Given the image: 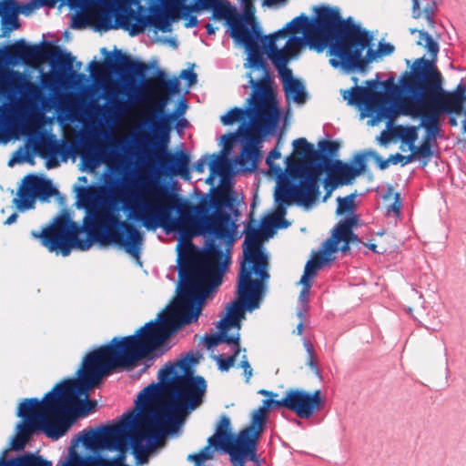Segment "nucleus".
Wrapping results in <instances>:
<instances>
[{
	"label": "nucleus",
	"instance_id": "53",
	"mask_svg": "<svg viewBox=\"0 0 466 466\" xmlns=\"http://www.w3.org/2000/svg\"><path fill=\"white\" fill-rule=\"evenodd\" d=\"M220 330H221V333H220L221 342H226L229 345H234L236 354H239V352H240L239 335L238 334L237 336H228L227 334L228 329H224V330L220 329Z\"/></svg>",
	"mask_w": 466,
	"mask_h": 466
},
{
	"label": "nucleus",
	"instance_id": "15",
	"mask_svg": "<svg viewBox=\"0 0 466 466\" xmlns=\"http://www.w3.org/2000/svg\"><path fill=\"white\" fill-rule=\"evenodd\" d=\"M358 219L354 216L346 218L339 222L332 230L331 236L321 245V248L309 260L305 266L304 273L314 277L318 269L334 259L332 254L339 250L348 252L350 243L359 242V238L353 233V228Z\"/></svg>",
	"mask_w": 466,
	"mask_h": 466
},
{
	"label": "nucleus",
	"instance_id": "29",
	"mask_svg": "<svg viewBox=\"0 0 466 466\" xmlns=\"http://www.w3.org/2000/svg\"><path fill=\"white\" fill-rule=\"evenodd\" d=\"M116 424L100 426L96 429H86L80 434V441L87 448H106L110 439L116 436Z\"/></svg>",
	"mask_w": 466,
	"mask_h": 466
},
{
	"label": "nucleus",
	"instance_id": "4",
	"mask_svg": "<svg viewBox=\"0 0 466 466\" xmlns=\"http://www.w3.org/2000/svg\"><path fill=\"white\" fill-rule=\"evenodd\" d=\"M311 20L305 14L293 18L278 31L263 35L257 24L255 52L248 58H296L309 47L321 53L329 46V35L323 30H312Z\"/></svg>",
	"mask_w": 466,
	"mask_h": 466
},
{
	"label": "nucleus",
	"instance_id": "20",
	"mask_svg": "<svg viewBox=\"0 0 466 466\" xmlns=\"http://www.w3.org/2000/svg\"><path fill=\"white\" fill-rule=\"evenodd\" d=\"M230 419L222 415L217 424L216 432L208 439L215 451H221L229 454L233 466H246L249 461V454L245 442H240L239 432L235 435L231 432Z\"/></svg>",
	"mask_w": 466,
	"mask_h": 466
},
{
	"label": "nucleus",
	"instance_id": "13",
	"mask_svg": "<svg viewBox=\"0 0 466 466\" xmlns=\"http://www.w3.org/2000/svg\"><path fill=\"white\" fill-rule=\"evenodd\" d=\"M400 92L395 78L385 81L370 80L367 86H354L343 91V98L349 105L363 106L379 121L391 119L395 116L394 104Z\"/></svg>",
	"mask_w": 466,
	"mask_h": 466
},
{
	"label": "nucleus",
	"instance_id": "1",
	"mask_svg": "<svg viewBox=\"0 0 466 466\" xmlns=\"http://www.w3.org/2000/svg\"><path fill=\"white\" fill-rule=\"evenodd\" d=\"M142 224L147 229L162 227L187 238L208 235L211 239L203 250L197 249L191 242L181 248L178 255L179 293L171 309L159 315V320H150L135 334L115 337L107 344L89 352L77 370V379L65 380L46 393L63 435L77 418L88 415L96 408V401L87 397L88 390L119 368L133 369L138 361L160 349L181 326L197 321L208 292L222 281L229 257L223 253L216 240L231 246L235 223Z\"/></svg>",
	"mask_w": 466,
	"mask_h": 466
},
{
	"label": "nucleus",
	"instance_id": "58",
	"mask_svg": "<svg viewBox=\"0 0 466 466\" xmlns=\"http://www.w3.org/2000/svg\"><path fill=\"white\" fill-rule=\"evenodd\" d=\"M103 58H133L131 56L123 53L121 50L115 49L113 52L107 51L106 48L101 49Z\"/></svg>",
	"mask_w": 466,
	"mask_h": 466
},
{
	"label": "nucleus",
	"instance_id": "5",
	"mask_svg": "<svg viewBox=\"0 0 466 466\" xmlns=\"http://www.w3.org/2000/svg\"><path fill=\"white\" fill-rule=\"evenodd\" d=\"M436 60H414L413 65L423 66L409 73L426 105H433L439 110L438 121L441 124L444 114L460 116L461 131L466 134V80L461 79L451 91L443 88V77L435 65ZM466 141V137H464Z\"/></svg>",
	"mask_w": 466,
	"mask_h": 466
},
{
	"label": "nucleus",
	"instance_id": "6",
	"mask_svg": "<svg viewBox=\"0 0 466 466\" xmlns=\"http://www.w3.org/2000/svg\"><path fill=\"white\" fill-rule=\"evenodd\" d=\"M327 49L335 58H383L391 56L395 46L348 17L329 35Z\"/></svg>",
	"mask_w": 466,
	"mask_h": 466
},
{
	"label": "nucleus",
	"instance_id": "28",
	"mask_svg": "<svg viewBox=\"0 0 466 466\" xmlns=\"http://www.w3.org/2000/svg\"><path fill=\"white\" fill-rule=\"evenodd\" d=\"M358 167L343 163L340 160L330 159L329 163H324L329 175L334 174L342 185L351 184L352 180L360 176L366 167L365 159L360 156L357 159Z\"/></svg>",
	"mask_w": 466,
	"mask_h": 466
},
{
	"label": "nucleus",
	"instance_id": "26",
	"mask_svg": "<svg viewBox=\"0 0 466 466\" xmlns=\"http://www.w3.org/2000/svg\"><path fill=\"white\" fill-rule=\"evenodd\" d=\"M264 288V282H261V286L258 289V299L255 300L256 307L253 305L251 295L241 297L239 290V283L238 284V300L234 301L228 309L227 316L219 321L218 328L220 329H228L231 327L240 328V319L244 316L245 309L249 311L259 307V303L262 298V290Z\"/></svg>",
	"mask_w": 466,
	"mask_h": 466
},
{
	"label": "nucleus",
	"instance_id": "17",
	"mask_svg": "<svg viewBox=\"0 0 466 466\" xmlns=\"http://www.w3.org/2000/svg\"><path fill=\"white\" fill-rule=\"evenodd\" d=\"M287 170L293 178H299V183L295 185L297 203L304 206H311L319 197V177L322 167L307 166L293 157L286 159Z\"/></svg>",
	"mask_w": 466,
	"mask_h": 466
},
{
	"label": "nucleus",
	"instance_id": "3",
	"mask_svg": "<svg viewBox=\"0 0 466 466\" xmlns=\"http://www.w3.org/2000/svg\"><path fill=\"white\" fill-rule=\"evenodd\" d=\"M198 358L187 353L158 371L160 383H151L138 394L136 404L166 435L177 431L184 417L199 407L207 390L201 376H194Z\"/></svg>",
	"mask_w": 466,
	"mask_h": 466
},
{
	"label": "nucleus",
	"instance_id": "39",
	"mask_svg": "<svg viewBox=\"0 0 466 466\" xmlns=\"http://www.w3.org/2000/svg\"><path fill=\"white\" fill-rule=\"evenodd\" d=\"M17 195L18 197L15 198L13 202L18 209L25 210L34 207L36 196H35L33 193L21 186Z\"/></svg>",
	"mask_w": 466,
	"mask_h": 466
},
{
	"label": "nucleus",
	"instance_id": "35",
	"mask_svg": "<svg viewBox=\"0 0 466 466\" xmlns=\"http://www.w3.org/2000/svg\"><path fill=\"white\" fill-rule=\"evenodd\" d=\"M374 60H329L333 67L340 66L345 72L365 73L369 64Z\"/></svg>",
	"mask_w": 466,
	"mask_h": 466
},
{
	"label": "nucleus",
	"instance_id": "25",
	"mask_svg": "<svg viewBox=\"0 0 466 466\" xmlns=\"http://www.w3.org/2000/svg\"><path fill=\"white\" fill-rule=\"evenodd\" d=\"M36 5L34 2L19 4L16 0H0L1 37L20 27L19 14L29 15Z\"/></svg>",
	"mask_w": 466,
	"mask_h": 466
},
{
	"label": "nucleus",
	"instance_id": "23",
	"mask_svg": "<svg viewBox=\"0 0 466 466\" xmlns=\"http://www.w3.org/2000/svg\"><path fill=\"white\" fill-rule=\"evenodd\" d=\"M324 405L320 390L312 393L299 389H289L280 400H276V407H284L300 419L310 418L316 410Z\"/></svg>",
	"mask_w": 466,
	"mask_h": 466
},
{
	"label": "nucleus",
	"instance_id": "12",
	"mask_svg": "<svg viewBox=\"0 0 466 466\" xmlns=\"http://www.w3.org/2000/svg\"><path fill=\"white\" fill-rule=\"evenodd\" d=\"M187 13L211 10L210 20H225L228 26L230 37L240 46L244 47L248 57L255 52V36H257V21L250 15H241L227 0H195L185 7Z\"/></svg>",
	"mask_w": 466,
	"mask_h": 466
},
{
	"label": "nucleus",
	"instance_id": "49",
	"mask_svg": "<svg viewBox=\"0 0 466 466\" xmlns=\"http://www.w3.org/2000/svg\"><path fill=\"white\" fill-rule=\"evenodd\" d=\"M354 194L348 195L345 198L339 197L337 198L338 207L337 213L343 214L346 212H351L354 209Z\"/></svg>",
	"mask_w": 466,
	"mask_h": 466
},
{
	"label": "nucleus",
	"instance_id": "14",
	"mask_svg": "<svg viewBox=\"0 0 466 466\" xmlns=\"http://www.w3.org/2000/svg\"><path fill=\"white\" fill-rule=\"evenodd\" d=\"M18 416L25 420L18 426L19 438L24 439V442H27L36 430H42L54 440L63 436L62 428L57 423L46 394L41 400L36 398L25 399L19 405Z\"/></svg>",
	"mask_w": 466,
	"mask_h": 466
},
{
	"label": "nucleus",
	"instance_id": "40",
	"mask_svg": "<svg viewBox=\"0 0 466 466\" xmlns=\"http://www.w3.org/2000/svg\"><path fill=\"white\" fill-rule=\"evenodd\" d=\"M69 466H110L109 460L101 456L90 455L86 458L76 455Z\"/></svg>",
	"mask_w": 466,
	"mask_h": 466
},
{
	"label": "nucleus",
	"instance_id": "46",
	"mask_svg": "<svg viewBox=\"0 0 466 466\" xmlns=\"http://www.w3.org/2000/svg\"><path fill=\"white\" fill-rule=\"evenodd\" d=\"M213 445L209 444L205 446L199 452L189 454L187 457L188 461H195L197 466H199L203 461L213 458Z\"/></svg>",
	"mask_w": 466,
	"mask_h": 466
},
{
	"label": "nucleus",
	"instance_id": "57",
	"mask_svg": "<svg viewBox=\"0 0 466 466\" xmlns=\"http://www.w3.org/2000/svg\"><path fill=\"white\" fill-rule=\"evenodd\" d=\"M220 334H207L204 337V342L208 349H211L221 343Z\"/></svg>",
	"mask_w": 466,
	"mask_h": 466
},
{
	"label": "nucleus",
	"instance_id": "54",
	"mask_svg": "<svg viewBox=\"0 0 466 466\" xmlns=\"http://www.w3.org/2000/svg\"><path fill=\"white\" fill-rule=\"evenodd\" d=\"M38 179L37 176L28 175L24 178L22 187L36 196Z\"/></svg>",
	"mask_w": 466,
	"mask_h": 466
},
{
	"label": "nucleus",
	"instance_id": "8",
	"mask_svg": "<svg viewBox=\"0 0 466 466\" xmlns=\"http://www.w3.org/2000/svg\"><path fill=\"white\" fill-rule=\"evenodd\" d=\"M165 5V9L159 5H152L149 7V15H143L138 11L125 7L123 14L116 16V22L120 28L135 36L143 33L147 26H153L163 33L171 31L172 22L183 18L186 20L185 27H196L198 20L194 12L187 13L185 0H159Z\"/></svg>",
	"mask_w": 466,
	"mask_h": 466
},
{
	"label": "nucleus",
	"instance_id": "31",
	"mask_svg": "<svg viewBox=\"0 0 466 466\" xmlns=\"http://www.w3.org/2000/svg\"><path fill=\"white\" fill-rule=\"evenodd\" d=\"M284 80V89L288 100H293L297 104H304L307 100V94L303 84L297 78H293L289 69H280Z\"/></svg>",
	"mask_w": 466,
	"mask_h": 466
},
{
	"label": "nucleus",
	"instance_id": "34",
	"mask_svg": "<svg viewBox=\"0 0 466 466\" xmlns=\"http://www.w3.org/2000/svg\"><path fill=\"white\" fill-rule=\"evenodd\" d=\"M0 466H52V462L43 459L41 456L26 453L9 461L0 458Z\"/></svg>",
	"mask_w": 466,
	"mask_h": 466
},
{
	"label": "nucleus",
	"instance_id": "9",
	"mask_svg": "<svg viewBox=\"0 0 466 466\" xmlns=\"http://www.w3.org/2000/svg\"><path fill=\"white\" fill-rule=\"evenodd\" d=\"M400 85L405 96L400 100V112L404 116L419 118L420 127L425 130L421 145L414 146L410 150L414 155V159H423L422 165L426 166L433 156L431 142L436 140L441 131V124L438 121L439 110L433 105L425 104L408 72L401 77Z\"/></svg>",
	"mask_w": 466,
	"mask_h": 466
},
{
	"label": "nucleus",
	"instance_id": "59",
	"mask_svg": "<svg viewBox=\"0 0 466 466\" xmlns=\"http://www.w3.org/2000/svg\"><path fill=\"white\" fill-rule=\"evenodd\" d=\"M235 138L236 134L234 133H228L221 137V140L224 143L225 153L228 152L232 148Z\"/></svg>",
	"mask_w": 466,
	"mask_h": 466
},
{
	"label": "nucleus",
	"instance_id": "16",
	"mask_svg": "<svg viewBox=\"0 0 466 466\" xmlns=\"http://www.w3.org/2000/svg\"><path fill=\"white\" fill-rule=\"evenodd\" d=\"M44 119V113L30 100L23 99L13 105L0 106V132L10 128L33 137L38 133Z\"/></svg>",
	"mask_w": 466,
	"mask_h": 466
},
{
	"label": "nucleus",
	"instance_id": "48",
	"mask_svg": "<svg viewBox=\"0 0 466 466\" xmlns=\"http://www.w3.org/2000/svg\"><path fill=\"white\" fill-rule=\"evenodd\" d=\"M213 445L209 444L205 446L199 452L189 454L187 457L188 461H195L197 466H199L203 461L213 458Z\"/></svg>",
	"mask_w": 466,
	"mask_h": 466
},
{
	"label": "nucleus",
	"instance_id": "45",
	"mask_svg": "<svg viewBox=\"0 0 466 466\" xmlns=\"http://www.w3.org/2000/svg\"><path fill=\"white\" fill-rule=\"evenodd\" d=\"M61 113L66 115V119L73 122L78 119V116L81 113V108L76 101H70L62 105Z\"/></svg>",
	"mask_w": 466,
	"mask_h": 466
},
{
	"label": "nucleus",
	"instance_id": "18",
	"mask_svg": "<svg viewBox=\"0 0 466 466\" xmlns=\"http://www.w3.org/2000/svg\"><path fill=\"white\" fill-rule=\"evenodd\" d=\"M56 41L43 39L40 43L30 45L21 38L10 45L0 46V58H76L70 52L63 49Z\"/></svg>",
	"mask_w": 466,
	"mask_h": 466
},
{
	"label": "nucleus",
	"instance_id": "55",
	"mask_svg": "<svg viewBox=\"0 0 466 466\" xmlns=\"http://www.w3.org/2000/svg\"><path fill=\"white\" fill-rule=\"evenodd\" d=\"M390 160L393 165L400 164L403 167L414 160V155L411 153L410 155L403 156L400 153H396L390 156Z\"/></svg>",
	"mask_w": 466,
	"mask_h": 466
},
{
	"label": "nucleus",
	"instance_id": "30",
	"mask_svg": "<svg viewBox=\"0 0 466 466\" xmlns=\"http://www.w3.org/2000/svg\"><path fill=\"white\" fill-rule=\"evenodd\" d=\"M314 10L317 15V26L312 30H323L329 35H332L345 20L341 18L339 10L335 7L320 6Z\"/></svg>",
	"mask_w": 466,
	"mask_h": 466
},
{
	"label": "nucleus",
	"instance_id": "21",
	"mask_svg": "<svg viewBox=\"0 0 466 466\" xmlns=\"http://www.w3.org/2000/svg\"><path fill=\"white\" fill-rule=\"evenodd\" d=\"M268 60H247L244 67L248 69L247 77L253 92L248 99L250 104L267 101L268 105H277L271 88L272 80L269 73Z\"/></svg>",
	"mask_w": 466,
	"mask_h": 466
},
{
	"label": "nucleus",
	"instance_id": "42",
	"mask_svg": "<svg viewBox=\"0 0 466 466\" xmlns=\"http://www.w3.org/2000/svg\"><path fill=\"white\" fill-rule=\"evenodd\" d=\"M418 127H398L396 133L400 139L409 146V148H412L415 146V142L418 138Z\"/></svg>",
	"mask_w": 466,
	"mask_h": 466
},
{
	"label": "nucleus",
	"instance_id": "43",
	"mask_svg": "<svg viewBox=\"0 0 466 466\" xmlns=\"http://www.w3.org/2000/svg\"><path fill=\"white\" fill-rule=\"evenodd\" d=\"M57 189L53 186L51 180L39 177L36 198L46 200L57 194Z\"/></svg>",
	"mask_w": 466,
	"mask_h": 466
},
{
	"label": "nucleus",
	"instance_id": "24",
	"mask_svg": "<svg viewBox=\"0 0 466 466\" xmlns=\"http://www.w3.org/2000/svg\"><path fill=\"white\" fill-rule=\"evenodd\" d=\"M276 407V400L266 399L263 405L254 410L250 424L239 431V441L245 442L249 454V461L259 464L257 455V445L261 437L268 420V410L270 407Z\"/></svg>",
	"mask_w": 466,
	"mask_h": 466
},
{
	"label": "nucleus",
	"instance_id": "50",
	"mask_svg": "<svg viewBox=\"0 0 466 466\" xmlns=\"http://www.w3.org/2000/svg\"><path fill=\"white\" fill-rule=\"evenodd\" d=\"M319 147L321 156L331 159L329 156L336 154L339 150V145L336 141L322 140L319 143Z\"/></svg>",
	"mask_w": 466,
	"mask_h": 466
},
{
	"label": "nucleus",
	"instance_id": "36",
	"mask_svg": "<svg viewBox=\"0 0 466 466\" xmlns=\"http://www.w3.org/2000/svg\"><path fill=\"white\" fill-rule=\"evenodd\" d=\"M211 158L208 162L209 171L212 175H218L224 177L229 172V162L228 158L223 155L213 154L209 156Z\"/></svg>",
	"mask_w": 466,
	"mask_h": 466
},
{
	"label": "nucleus",
	"instance_id": "64",
	"mask_svg": "<svg viewBox=\"0 0 466 466\" xmlns=\"http://www.w3.org/2000/svg\"><path fill=\"white\" fill-rule=\"evenodd\" d=\"M107 65H138L139 60H101Z\"/></svg>",
	"mask_w": 466,
	"mask_h": 466
},
{
	"label": "nucleus",
	"instance_id": "32",
	"mask_svg": "<svg viewBox=\"0 0 466 466\" xmlns=\"http://www.w3.org/2000/svg\"><path fill=\"white\" fill-rule=\"evenodd\" d=\"M294 151L296 155L303 157L306 162L303 165L309 166V163L323 162L329 163L330 159L320 155L319 151L314 148V146L307 141L306 138L300 137L293 141Z\"/></svg>",
	"mask_w": 466,
	"mask_h": 466
},
{
	"label": "nucleus",
	"instance_id": "19",
	"mask_svg": "<svg viewBox=\"0 0 466 466\" xmlns=\"http://www.w3.org/2000/svg\"><path fill=\"white\" fill-rule=\"evenodd\" d=\"M175 114H168L166 119L159 124L160 144L158 145L155 156L161 169L171 175L180 176L183 178H189V162L190 158L187 153L177 151L171 153L167 151V145L169 140L170 122L175 119Z\"/></svg>",
	"mask_w": 466,
	"mask_h": 466
},
{
	"label": "nucleus",
	"instance_id": "22",
	"mask_svg": "<svg viewBox=\"0 0 466 466\" xmlns=\"http://www.w3.org/2000/svg\"><path fill=\"white\" fill-rule=\"evenodd\" d=\"M178 91L179 82L176 78L167 79L164 77H155L148 83L151 113L148 120L159 133V124L166 119L167 116H164V113L169 97Z\"/></svg>",
	"mask_w": 466,
	"mask_h": 466
},
{
	"label": "nucleus",
	"instance_id": "56",
	"mask_svg": "<svg viewBox=\"0 0 466 466\" xmlns=\"http://www.w3.org/2000/svg\"><path fill=\"white\" fill-rule=\"evenodd\" d=\"M339 180L336 177H329L324 181V188L326 190V195L324 197V200H326L331 195L332 191L338 187L339 184Z\"/></svg>",
	"mask_w": 466,
	"mask_h": 466
},
{
	"label": "nucleus",
	"instance_id": "62",
	"mask_svg": "<svg viewBox=\"0 0 466 466\" xmlns=\"http://www.w3.org/2000/svg\"><path fill=\"white\" fill-rule=\"evenodd\" d=\"M307 365L311 369V370L316 374L319 375V370L318 368V360L315 355L308 356Z\"/></svg>",
	"mask_w": 466,
	"mask_h": 466
},
{
	"label": "nucleus",
	"instance_id": "47",
	"mask_svg": "<svg viewBox=\"0 0 466 466\" xmlns=\"http://www.w3.org/2000/svg\"><path fill=\"white\" fill-rule=\"evenodd\" d=\"M213 445L209 444L205 446L199 452L189 454L187 457L188 461H195L197 466H199L203 461L213 458Z\"/></svg>",
	"mask_w": 466,
	"mask_h": 466
},
{
	"label": "nucleus",
	"instance_id": "37",
	"mask_svg": "<svg viewBox=\"0 0 466 466\" xmlns=\"http://www.w3.org/2000/svg\"><path fill=\"white\" fill-rule=\"evenodd\" d=\"M419 33V38L417 41V44L420 46H422L426 53L429 55L430 58H436L440 46L437 40L433 39L432 36L423 30H418Z\"/></svg>",
	"mask_w": 466,
	"mask_h": 466
},
{
	"label": "nucleus",
	"instance_id": "38",
	"mask_svg": "<svg viewBox=\"0 0 466 466\" xmlns=\"http://www.w3.org/2000/svg\"><path fill=\"white\" fill-rule=\"evenodd\" d=\"M252 113L253 106L250 108L233 107L226 115L220 116V121L224 126H231L236 122L245 120Z\"/></svg>",
	"mask_w": 466,
	"mask_h": 466
},
{
	"label": "nucleus",
	"instance_id": "60",
	"mask_svg": "<svg viewBox=\"0 0 466 466\" xmlns=\"http://www.w3.org/2000/svg\"><path fill=\"white\" fill-rule=\"evenodd\" d=\"M401 201L400 194L396 193L394 197V202L388 208V212H393L397 216L400 215Z\"/></svg>",
	"mask_w": 466,
	"mask_h": 466
},
{
	"label": "nucleus",
	"instance_id": "63",
	"mask_svg": "<svg viewBox=\"0 0 466 466\" xmlns=\"http://www.w3.org/2000/svg\"><path fill=\"white\" fill-rule=\"evenodd\" d=\"M281 154L278 148L272 149L267 157L266 163L271 167L274 159L280 158Z\"/></svg>",
	"mask_w": 466,
	"mask_h": 466
},
{
	"label": "nucleus",
	"instance_id": "2",
	"mask_svg": "<svg viewBox=\"0 0 466 466\" xmlns=\"http://www.w3.org/2000/svg\"><path fill=\"white\" fill-rule=\"evenodd\" d=\"M90 188H84L80 199L86 208L83 226L73 221L68 214L57 217L42 231H32L34 238L50 252L61 253L64 257L75 248L87 250L93 241L103 246L121 247L135 258H138L143 243V235L131 222L122 220L119 214L106 203H93Z\"/></svg>",
	"mask_w": 466,
	"mask_h": 466
},
{
	"label": "nucleus",
	"instance_id": "51",
	"mask_svg": "<svg viewBox=\"0 0 466 466\" xmlns=\"http://www.w3.org/2000/svg\"><path fill=\"white\" fill-rule=\"evenodd\" d=\"M436 5L435 3L428 4L425 8L421 11V16H423L430 27H434L435 15H436Z\"/></svg>",
	"mask_w": 466,
	"mask_h": 466
},
{
	"label": "nucleus",
	"instance_id": "11",
	"mask_svg": "<svg viewBox=\"0 0 466 466\" xmlns=\"http://www.w3.org/2000/svg\"><path fill=\"white\" fill-rule=\"evenodd\" d=\"M263 232L258 228L248 227L243 243V260L239 269V290L241 297L251 295L256 307L261 282L268 279V258L262 249Z\"/></svg>",
	"mask_w": 466,
	"mask_h": 466
},
{
	"label": "nucleus",
	"instance_id": "52",
	"mask_svg": "<svg viewBox=\"0 0 466 466\" xmlns=\"http://www.w3.org/2000/svg\"><path fill=\"white\" fill-rule=\"evenodd\" d=\"M238 355V354H236V352H234L233 355L226 358H224L222 355H219L217 358L219 370L222 371H228L231 367L234 366Z\"/></svg>",
	"mask_w": 466,
	"mask_h": 466
},
{
	"label": "nucleus",
	"instance_id": "10",
	"mask_svg": "<svg viewBox=\"0 0 466 466\" xmlns=\"http://www.w3.org/2000/svg\"><path fill=\"white\" fill-rule=\"evenodd\" d=\"M252 105L253 113L249 116L251 125L239 127V135L245 139V143L236 159L245 172H253L257 168L260 157L259 143L265 135L276 128L279 118L277 105H268L267 101Z\"/></svg>",
	"mask_w": 466,
	"mask_h": 466
},
{
	"label": "nucleus",
	"instance_id": "44",
	"mask_svg": "<svg viewBox=\"0 0 466 466\" xmlns=\"http://www.w3.org/2000/svg\"><path fill=\"white\" fill-rule=\"evenodd\" d=\"M94 21V15L89 11H82L74 15L71 27L74 29H83L91 25Z\"/></svg>",
	"mask_w": 466,
	"mask_h": 466
},
{
	"label": "nucleus",
	"instance_id": "41",
	"mask_svg": "<svg viewBox=\"0 0 466 466\" xmlns=\"http://www.w3.org/2000/svg\"><path fill=\"white\" fill-rule=\"evenodd\" d=\"M39 149L42 155L56 156L62 152V144L53 137L43 138L39 144Z\"/></svg>",
	"mask_w": 466,
	"mask_h": 466
},
{
	"label": "nucleus",
	"instance_id": "7",
	"mask_svg": "<svg viewBox=\"0 0 466 466\" xmlns=\"http://www.w3.org/2000/svg\"><path fill=\"white\" fill-rule=\"evenodd\" d=\"M116 436L111 438L106 449L116 451L117 455L109 460L110 466L127 465V451L128 441H132L134 452L140 458V452L145 454V450L140 445L145 438L153 440L156 445L164 442L167 436L159 428H157L152 418L147 415L138 405L136 408L124 413L121 420L117 423Z\"/></svg>",
	"mask_w": 466,
	"mask_h": 466
},
{
	"label": "nucleus",
	"instance_id": "33",
	"mask_svg": "<svg viewBox=\"0 0 466 466\" xmlns=\"http://www.w3.org/2000/svg\"><path fill=\"white\" fill-rule=\"evenodd\" d=\"M276 202L279 203L278 213L280 217L285 214V208L282 205H290L297 202V193L295 192V185L289 183L281 184L275 193Z\"/></svg>",
	"mask_w": 466,
	"mask_h": 466
},
{
	"label": "nucleus",
	"instance_id": "27",
	"mask_svg": "<svg viewBox=\"0 0 466 466\" xmlns=\"http://www.w3.org/2000/svg\"><path fill=\"white\" fill-rule=\"evenodd\" d=\"M79 154L85 164L90 168H95L102 161L110 159L106 144L86 137H82Z\"/></svg>",
	"mask_w": 466,
	"mask_h": 466
},
{
	"label": "nucleus",
	"instance_id": "61",
	"mask_svg": "<svg viewBox=\"0 0 466 466\" xmlns=\"http://www.w3.org/2000/svg\"><path fill=\"white\" fill-rule=\"evenodd\" d=\"M240 366L244 370V375L246 376V381H248L252 376V368H251L246 356L242 357V360L240 361Z\"/></svg>",
	"mask_w": 466,
	"mask_h": 466
}]
</instances>
